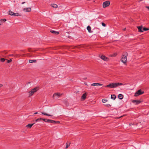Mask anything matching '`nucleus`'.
Here are the masks:
<instances>
[{"label": "nucleus", "instance_id": "4c0bfd02", "mask_svg": "<svg viewBox=\"0 0 149 149\" xmlns=\"http://www.w3.org/2000/svg\"><path fill=\"white\" fill-rule=\"evenodd\" d=\"M145 7L149 10V6H146Z\"/></svg>", "mask_w": 149, "mask_h": 149}, {"label": "nucleus", "instance_id": "4be33fe9", "mask_svg": "<svg viewBox=\"0 0 149 149\" xmlns=\"http://www.w3.org/2000/svg\"><path fill=\"white\" fill-rule=\"evenodd\" d=\"M36 60H29V62L30 63H31L33 62H36Z\"/></svg>", "mask_w": 149, "mask_h": 149}, {"label": "nucleus", "instance_id": "ea45409f", "mask_svg": "<svg viewBox=\"0 0 149 149\" xmlns=\"http://www.w3.org/2000/svg\"><path fill=\"white\" fill-rule=\"evenodd\" d=\"M29 52H31V50H30V49H29Z\"/></svg>", "mask_w": 149, "mask_h": 149}, {"label": "nucleus", "instance_id": "37998d69", "mask_svg": "<svg viewBox=\"0 0 149 149\" xmlns=\"http://www.w3.org/2000/svg\"><path fill=\"white\" fill-rule=\"evenodd\" d=\"M125 29H126V28H125L124 29H123V30L125 31Z\"/></svg>", "mask_w": 149, "mask_h": 149}, {"label": "nucleus", "instance_id": "a18cd8bd", "mask_svg": "<svg viewBox=\"0 0 149 149\" xmlns=\"http://www.w3.org/2000/svg\"><path fill=\"white\" fill-rule=\"evenodd\" d=\"M24 54H23V55L22 56V57H23V56H24Z\"/></svg>", "mask_w": 149, "mask_h": 149}, {"label": "nucleus", "instance_id": "dca6fc26", "mask_svg": "<svg viewBox=\"0 0 149 149\" xmlns=\"http://www.w3.org/2000/svg\"><path fill=\"white\" fill-rule=\"evenodd\" d=\"M42 120H43L45 122H47V123H50V121L49 120H50L46 118H42Z\"/></svg>", "mask_w": 149, "mask_h": 149}, {"label": "nucleus", "instance_id": "c03bdc74", "mask_svg": "<svg viewBox=\"0 0 149 149\" xmlns=\"http://www.w3.org/2000/svg\"><path fill=\"white\" fill-rule=\"evenodd\" d=\"M122 116H121L120 117H119L118 118H120V117H122Z\"/></svg>", "mask_w": 149, "mask_h": 149}, {"label": "nucleus", "instance_id": "6e6552de", "mask_svg": "<svg viewBox=\"0 0 149 149\" xmlns=\"http://www.w3.org/2000/svg\"><path fill=\"white\" fill-rule=\"evenodd\" d=\"M137 28L138 29V31L139 32H143V26H137Z\"/></svg>", "mask_w": 149, "mask_h": 149}, {"label": "nucleus", "instance_id": "5701e85b", "mask_svg": "<svg viewBox=\"0 0 149 149\" xmlns=\"http://www.w3.org/2000/svg\"><path fill=\"white\" fill-rule=\"evenodd\" d=\"M116 98V95H111V98L115 100Z\"/></svg>", "mask_w": 149, "mask_h": 149}, {"label": "nucleus", "instance_id": "6ab92c4d", "mask_svg": "<svg viewBox=\"0 0 149 149\" xmlns=\"http://www.w3.org/2000/svg\"><path fill=\"white\" fill-rule=\"evenodd\" d=\"M51 6L54 8H56L58 7L57 5L54 3L51 4Z\"/></svg>", "mask_w": 149, "mask_h": 149}, {"label": "nucleus", "instance_id": "b1692460", "mask_svg": "<svg viewBox=\"0 0 149 149\" xmlns=\"http://www.w3.org/2000/svg\"><path fill=\"white\" fill-rule=\"evenodd\" d=\"M70 143L67 142L66 144V148H68L70 146Z\"/></svg>", "mask_w": 149, "mask_h": 149}, {"label": "nucleus", "instance_id": "412c9836", "mask_svg": "<svg viewBox=\"0 0 149 149\" xmlns=\"http://www.w3.org/2000/svg\"><path fill=\"white\" fill-rule=\"evenodd\" d=\"M41 113L42 114H43L44 115H46V116H52V115L47 114V113H45V112H41Z\"/></svg>", "mask_w": 149, "mask_h": 149}, {"label": "nucleus", "instance_id": "de8ad7c7", "mask_svg": "<svg viewBox=\"0 0 149 149\" xmlns=\"http://www.w3.org/2000/svg\"><path fill=\"white\" fill-rule=\"evenodd\" d=\"M140 1H142L143 0H139Z\"/></svg>", "mask_w": 149, "mask_h": 149}, {"label": "nucleus", "instance_id": "49530a36", "mask_svg": "<svg viewBox=\"0 0 149 149\" xmlns=\"http://www.w3.org/2000/svg\"><path fill=\"white\" fill-rule=\"evenodd\" d=\"M30 82H29L28 83V84H30Z\"/></svg>", "mask_w": 149, "mask_h": 149}, {"label": "nucleus", "instance_id": "f704fd0d", "mask_svg": "<svg viewBox=\"0 0 149 149\" xmlns=\"http://www.w3.org/2000/svg\"><path fill=\"white\" fill-rule=\"evenodd\" d=\"M102 24L103 26H104V27L106 26V25L103 22L102 23Z\"/></svg>", "mask_w": 149, "mask_h": 149}, {"label": "nucleus", "instance_id": "2eb2a0df", "mask_svg": "<svg viewBox=\"0 0 149 149\" xmlns=\"http://www.w3.org/2000/svg\"><path fill=\"white\" fill-rule=\"evenodd\" d=\"M87 29L89 33H91L92 32V31L91 30V27L89 26H88L87 27Z\"/></svg>", "mask_w": 149, "mask_h": 149}, {"label": "nucleus", "instance_id": "7c9ffc66", "mask_svg": "<svg viewBox=\"0 0 149 149\" xmlns=\"http://www.w3.org/2000/svg\"><path fill=\"white\" fill-rule=\"evenodd\" d=\"M102 101L103 103H105L107 101V100L105 99H103L102 100Z\"/></svg>", "mask_w": 149, "mask_h": 149}, {"label": "nucleus", "instance_id": "c85d7f7f", "mask_svg": "<svg viewBox=\"0 0 149 149\" xmlns=\"http://www.w3.org/2000/svg\"><path fill=\"white\" fill-rule=\"evenodd\" d=\"M42 118H38L36 120V122H39L41 121V120H42Z\"/></svg>", "mask_w": 149, "mask_h": 149}, {"label": "nucleus", "instance_id": "1a4fd4ad", "mask_svg": "<svg viewBox=\"0 0 149 149\" xmlns=\"http://www.w3.org/2000/svg\"><path fill=\"white\" fill-rule=\"evenodd\" d=\"M31 8H24L23 9V11L28 12H30L31 11Z\"/></svg>", "mask_w": 149, "mask_h": 149}, {"label": "nucleus", "instance_id": "9d476101", "mask_svg": "<svg viewBox=\"0 0 149 149\" xmlns=\"http://www.w3.org/2000/svg\"><path fill=\"white\" fill-rule=\"evenodd\" d=\"M141 101L139 100H134L132 101L133 103H135L136 104H138L141 102Z\"/></svg>", "mask_w": 149, "mask_h": 149}, {"label": "nucleus", "instance_id": "4468645a", "mask_svg": "<svg viewBox=\"0 0 149 149\" xmlns=\"http://www.w3.org/2000/svg\"><path fill=\"white\" fill-rule=\"evenodd\" d=\"M50 32L55 35H58L59 34V32L53 30L50 31Z\"/></svg>", "mask_w": 149, "mask_h": 149}, {"label": "nucleus", "instance_id": "a211bd4d", "mask_svg": "<svg viewBox=\"0 0 149 149\" xmlns=\"http://www.w3.org/2000/svg\"><path fill=\"white\" fill-rule=\"evenodd\" d=\"M118 97L121 100L123 99V95L122 94H120L118 95Z\"/></svg>", "mask_w": 149, "mask_h": 149}, {"label": "nucleus", "instance_id": "473e14b6", "mask_svg": "<svg viewBox=\"0 0 149 149\" xmlns=\"http://www.w3.org/2000/svg\"><path fill=\"white\" fill-rule=\"evenodd\" d=\"M0 20V21H1V22H2V21H3L4 22H5L6 21V19H1Z\"/></svg>", "mask_w": 149, "mask_h": 149}, {"label": "nucleus", "instance_id": "9b49d317", "mask_svg": "<svg viewBox=\"0 0 149 149\" xmlns=\"http://www.w3.org/2000/svg\"><path fill=\"white\" fill-rule=\"evenodd\" d=\"M50 123H54V124H59L60 123V122L57 121H54L53 120H50Z\"/></svg>", "mask_w": 149, "mask_h": 149}, {"label": "nucleus", "instance_id": "c756f323", "mask_svg": "<svg viewBox=\"0 0 149 149\" xmlns=\"http://www.w3.org/2000/svg\"><path fill=\"white\" fill-rule=\"evenodd\" d=\"M148 30H149V29H148V28H146L144 27V28H143V31H146Z\"/></svg>", "mask_w": 149, "mask_h": 149}, {"label": "nucleus", "instance_id": "393cba45", "mask_svg": "<svg viewBox=\"0 0 149 149\" xmlns=\"http://www.w3.org/2000/svg\"><path fill=\"white\" fill-rule=\"evenodd\" d=\"M14 13L12 12L11 10H9L8 12V14L9 15H13V13Z\"/></svg>", "mask_w": 149, "mask_h": 149}, {"label": "nucleus", "instance_id": "f03ea898", "mask_svg": "<svg viewBox=\"0 0 149 149\" xmlns=\"http://www.w3.org/2000/svg\"><path fill=\"white\" fill-rule=\"evenodd\" d=\"M127 53L126 52H124L122 56L121 61L124 64H126L127 61Z\"/></svg>", "mask_w": 149, "mask_h": 149}, {"label": "nucleus", "instance_id": "ddd939ff", "mask_svg": "<svg viewBox=\"0 0 149 149\" xmlns=\"http://www.w3.org/2000/svg\"><path fill=\"white\" fill-rule=\"evenodd\" d=\"M86 93H85L83 94L82 96H81V98L82 100H85L86 98Z\"/></svg>", "mask_w": 149, "mask_h": 149}, {"label": "nucleus", "instance_id": "39448f33", "mask_svg": "<svg viewBox=\"0 0 149 149\" xmlns=\"http://www.w3.org/2000/svg\"><path fill=\"white\" fill-rule=\"evenodd\" d=\"M110 4V2L109 1H107L103 3V7L104 8H105L109 6Z\"/></svg>", "mask_w": 149, "mask_h": 149}, {"label": "nucleus", "instance_id": "72a5a7b5", "mask_svg": "<svg viewBox=\"0 0 149 149\" xmlns=\"http://www.w3.org/2000/svg\"><path fill=\"white\" fill-rule=\"evenodd\" d=\"M105 105L107 107H111V105L110 104H105Z\"/></svg>", "mask_w": 149, "mask_h": 149}, {"label": "nucleus", "instance_id": "79ce46f5", "mask_svg": "<svg viewBox=\"0 0 149 149\" xmlns=\"http://www.w3.org/2000/svg\"><path fill=\"white\" fill-rule=\"evenodd\" d=\"M38 112H35L34 113L35 114H37L38 113Z\"/></svg>", "mask_w": 149, "mask_h": 149}, {"label": "nucleus", "instance_id": "7ed1b4c3", "mask_svg": "<svg viewBox=\"0 0 149 149\" xmlns=\"http://www.w3.org/2000/svg\"><path fill=\"white\" fill-rule=\"evenodd\" d=\"M38 89L39 88L38 87H36L32 89L31 91L29 92V96L30 97L32 96L34 93L38 90Z\"/></svg>", "mask_w": 149, "mask_h": 149}, {"label": "nucleus", "instance_id": "c9c22d12", "mask_svg": "<svg viewBox=\"0 0 149 149\" xmlns=\"http://www.w3.org/2000/svg\"><path fill=\"white\" fill-rule=\"evenodd\" d=\"M1 52L5 54H6L7 53V52L6 51H4L3 52Z\"/></svg>", "mask_w": 149, "mask_h": 149}, {"label": "nucleus", "instance_id": "f257e3e1", "mask_svg": "<svg viewBox=\"0 0 149 149\" xmlns=\"http://www.w3.org/2000/svg\"><path fill=\"white\" fill-rule=\"evenodd\" d=\"M123 84L122 83L116 82L111 83L105 86L107 87H109L110 88H115L118 86L123 85Z\"/></svg>", "mask_w": 149, "mask_h": 149}, {"label": "nucleus", "instance_id": "0eeeda50", "mask_svg": "<svg viewBox=\"0 0 149 149\" xmlns=\"http://www.w3.org/2000/svg\"><path fill=\"white\" fill-rule=\"evenodd\" d=\"M84 45H77V46H74L72 47V48L73 49H75L76 48H78V49H79L82 47H84Z\"/></svg>", "mask_w": 149, "mask_h": 149}, {"label": "nucleus", "instance_id": "e433bc0d", "mask_svg": "<svg viewBox=\"0 0 149 149\" xmlns=\"http://www.w3.org/2000/svg\"><path fill=\"white\" fill-rule=\"evenodd\" d=\"M12 61V59H10V60H7V62H8V63H10V62H11V61Z\"/></svg>", "mask_w": 149, "mask_h": 149}, {"label": "nucleus", "instance_id": "f8f14e48", "mask_svg": "<svg viewBox=\"0 0 149 149\" xmlns=\"http://www.w3.org/2000/svg\"><path fill=\"white\" fill-rule=\"evenodd\" d=\"M91 86H102V84L99 83H94L91 84Z\"/></svg>", "mask_w": 149, "mask_h": 149}, {"label": "nucleus", "instance_id": "423d86ee", "mask_svg": "<svg viewBox=\"0 0 149 149\" xmlns=\"http://www.w3.org/2000/svg\"><path fill=\"white\" fill-rule=\"evenodd\" d=\"M99 56L101 59L104 61H108L109 60V58L104 55H101Z\"/></svg>", "mask_w": 149, "mask_h": 149}, {"label": "nucleus", "instance_id": "aec40b11", "mask_svg": "<svg viewBox=\"0 0 149 149\" xmlns=\"http://www.w3.org/2000/svg\"><path fill=\"white\" fill-rule=\"evenodd\" d=\"M34 124V123H33L32 124H28L27 125H26V127H29V128H31V127L33 125V124Z\"/></svg>", "mask_w": 149, "mask_h": 149}, {"label": "nucleus", "instance_id": "a19ab883", "mask_svg": "<svg viewBox=\"0 0 149 149\" xmlns=\"http://www.w3.org/2000/svg\"><path fill=\"white\" fill-rule=\"evenodd\" d=\"M25 3V2H23L22 3V4H23Z\"/></svg>", "mask_w": 149, "mask_h": 149}, {"label": "nucleus", "instance_id": "58836bf2", "mask_svg": "<svg viewBox=\"0 0 149 149\" xmlns=\"http://www.w3.org/2000/svg\"><path fill=\"white\" fill-rule=\"evenodd\" d=\"M3 85L2 84H0V88L2 87L3 86Z\"/></svg>", "mask_w": 149, "mask_h": 149}, {"label": "nucleus", "instance_id": "cd10ccee", "mask_svg": "<svg viewBox=\"0 0 149 149\" xmlns=\"http://www.w3.org/2000/svg\"><path fill=\"white\" fill-rule=\"evenodd\" d=\"M6 59H5V58H1L0 59V61L2 62H3L5 60H6Z\"/></svg>", "mask_w": 149, "mask_h": 149}, {"label": "nucleus", "instance_id": "2f4dec72", "mask_svg": "<svg viewBox=\"0 0 149 149\" xmlns=\"http://www.w3.org/2000/svg\"><path fill=\"white\" fill-rule=\"evenodd\" d=\"M18 56V55H14L13 54H10V55H9V56H14V57H16L17 56Z\"/></svg>", "mask_w": 149, "mask_h": 149}, {"label": "nucleus", "instance_id": "bb28decb", "mask_svg": "<svg viewBox=\"0 0 149 149\" xmlns=\"http://www.w3.org/2000/svg\"><path fill=\"white\" fill-rule=\"evenodd\" d=\"M13 16H20V15H19V14L18 13H13Z\"/></svg>", "mask_w": 149, "mask_h": 149}, {"label": "nucleus", "instance_id": "f3484780", "mask_svg": "<svg viewBox=\"0 0 149 149\" xmlns=\"http://www.w3.org/2000/svg\"><path fill=\"white\" fill-rule=\"evenodd\" d=\"M61 95L60 93H54L53 94V97H54L56 96H57L59 97H60Z\"/></svg>", "mask_w": 149, "mask_h": 149}, {"label": "nucleus", "instance_id": "20e7f679", "mask_svg": "<svg viewBox=\"0 0 149 149\" xmlns=\"http://www.w3.org/2000/svg\"><path fill=\"white\" fill-rule=\"evenodd\" d=\"M144 93V91H141V89H139L135 93L134 96H137L139 95H142Z\"/></svg>", "mask_w": 149, "mask_h": 149}, {"label": "nucleus", "instance_id": "a878e982", "mask_svg": "<svg viewBox=\"0 0 149 149\" xmlns=\"http://www.w3.org/2000/svg\"><path fill=\"white\" fill-rule=\"evenodd\" d=\"M117 55V54L116 53H114L110 55V56L111 57H113L116 56Z\"/></svg>", "mask_w": 149, "mask_h": 149}]
</instances>
